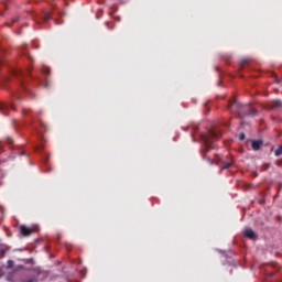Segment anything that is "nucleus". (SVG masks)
Returning a JSON list of instances; mask_svg holds the SVG:
<instances>
[{"label":"nucleus","instance_id":"4468645a","mask_svg":"<svg viewBox=\"0 0 282 282\" xmlns=\"http://www.w3.org/2000/svg\"><path fill=\"white\" fill-rule=\"evenodd\" d=\"M7 142H8V144H14V140H12V138H10V137L7 139Z\"/></svg>","mask_w":282,"mask_h":282},{"label":"nucleus","instance_id":"6ab92c4d","mask_svg":"<svg viewBox=\"0 0 282 282\" xmlns=\"http://www.w3.org/2000/svg\"><path fill=\"white\" fill-rule=\"evenodd\" d=\"M12 263H13L12 260H9V265H12Z\"/></svg>","mask_w":282,"mask_h":282},{"label":"nucleus","instance_id":"f3484780","mask_svg":"<svg viewBox=\"0 0 282 282\" xmlns=\"http://www.w3.org/2000/svg\"><path fill=\"white\" fill-rule=\"evenodd\" d=\"M26 74H32V69L29 68V69L26 70Z\"/></svg>","mask_w":282,"mask_h":282},{"label":"nucleus","instance_id":"20e7f679","mask_svg":"<svg viewBox=\"0 0 282 282\" xmlns=\"http://www.w3.org/2000/svg\"><path fill=\"white\" fill-rule=\"evenodd\" d=\"M281 107H282V102L279 99L273 100L267 105V109H269L270 111L274 109H281Z\"/></svg>","mask_w":282,"mask_h":282},{"label":"nucleus","instance_id":"dca6fc26","mask_svg":"<svg viewBox=\"0 0 282 282\" xmlns=\"http://www.w3.org/2000/svg\"><path fill=\"white\" fill-rule=\"evenodd\" d=\"M51 19L52 18L50 15H47V14L44 17V21H50Z\"/></svg>","mask_w":282,"mask_h":282},{"label":"nucleus","instance_id":"6e6552de","mask_svg":"<svg viewBox=\"0 0 282 282\" xmlns=\"http://www.w3.org/2000/svg\"><path fill=\"white\" fill-rule=\"evenodd\" d=\"M14 76H17L18 78H25V73L21 69L14 70Z\"/></svg>","mask_w":282,"mask_h":282},{"label":"nucleus","instance_id":"7ed1b4c3","mask_svg":"<svg viewBox=\"0 0 282 282\" xmlns=\"http://www.w3.org/2000/svg\"><path fill=\"white\" fill-rule=\"evenodd\" d=\"M10 111H14V106H10L6 102H0V113H2V116H8Z\"/></svg>","mask_w":282,"mask_h":282},{"label":"nucleus","instance_id":"f8f14e48","mask_svg":"<svg viewBox=\"0 0 282 282\" xmlns=\"http://www.w3.org/2000/svg\"><path fill=\"white\" fill-rule=\"evenodd\" d=\"M30 111H32L31 109H28V108H23L22 109V113L24 115V116H28V113H30Z\"/></svg>","mask_w":282,"mask_h":282},{"label":"nucleus","instance_id":"412c9836","mask_svg":"<svg viewBox=\"0 0 282 282\" xmlns=\"http://www.w3.org/2000/svg\"><path fill=\"white\" fill-rule=\"evenodd\" d=\"M3 63L1 59H0V64Z\"/></svg>","mask_w":282,"mask_h":282},{"label":"nucleus","instance_id":"ddd939ff","mask_svg":"<svg viewBox=\"0 0 282 282\" xmlns=\"http://www.w3.org/2000/svg\"><path fill=\"white\" fill-rule=\"evenodd\" d=\"M239 140H246V134L243 132L239 134Z\"/></svg>","mask_w":282,"mask_h":282},{"label":"nucleus","instance_id":"1a4fd4ad","mask_svg":"<svg viewBox=\"0 0 282 282\" xmlns=\"http://www.w3.org/2000/svg\"><path fill=\"white\" fill-rule=\"evenodd\" d=\"M42 74H46L47 76H50V74H51L50 67L43 66L42 67Z\"/></svg>","mask_w":282,"mask_h":282},{"label":"nucleus","instance_id":"f257e3e1","mask_svg":"<svg viewBox=\"0 0 282 282\" xmlns=\"http://www.w3.org/2000/svg\"><path fill=\"white\" fill-rule=\"evenodd\" d=\"M221 138V131L219 130H209L205 134H200V140L203 142V149H202V158L203 160H206L207 164H219V156L218 159H213L208 153L215 149V142Z\"/></svg>","mask_w":282,"mask_h":282},{"label":"nucleus","instance_id":"aec40b11","mask_svg":"<svg viewBox=\"0 0 282 282\" xmlns=\"http://www.w3.org/2000/svg\"><path fill=\"white\" fill-rule=\"evenodd\" d=\"M13 23H17V20H13Z\"/></svg>","mask_w":282,"mask_h":282},{"label":"nucleus","instance_id":"39448f33","mask_svg":"<svg viewBox=\"0 0 282 282\" xmlns=\"http://www.w3.org/2000/svg\"><path fill=\"white\" fill-rule=\"evenodd\" d=\"M20 232L22 235V237H30V235H32L34 232V228H29L25 225H22L20 227Z\"/></svg>","mask_w":282,"mask_h":282},{"label":"nucleus","instance_id":"9d476101","mask_svg":"<svg viewBox=\"0 0 282 282\" xmlns=\"http://www.w3.org/2000/svg\"><path fill=\"white\" fill-rule=\"evenodd\" d=\"M274 155L276 158H279V155H282V145H280L275 151H274Z\"/></svg>","mask_w":282,"mask_h":282},{"label":"nucleus","instance_id":"0eeeda50","mask_svg":"<svg viewBox=\"0 0 282 282\" xmlns=\"http://www.w3.org/2000/svg\"><path fill=\"white\" fill-rule=\"evenodd\" d=\"M243 235H245V237H247L248 239H257V235L254 234V230H252L251 228L245 229Z\"/></svg>","mask_w":282,"mask_h":282},{"label":"nucleus","instance_id":"f03ea898","mask_svg":"<svg viewBox=\"0 0 282 282\" xmlns=\"http://www.w3.org/2000/svg\"><path fill=\"white\" fill-rule=\"evenodd\" d=\"M229 110L232 113H237L239 118H246V116H257V110L250 105H241L235 99L230 100L228 104Z\"/></svg>","mask_w":282,"mask_h":282},{"label":"nucleus","instance_id":"423d86ee","mask_svg":"<svg viewBox=\"0 0 282 282\" xmlns=\"http://www.w3.org/2000/svg\"><path fill=\"white\" fill-rule=\"evenodd\" d=\"M263 147V140H252L251 141V149L252 151H259Z\"/></svg>","mask_w":282,"mask_h":282},{"label":"nucleus","instance_id":"9b49d317","mask_svg":"<svg viewBox=\"0 0 282 282\" xmlns=\"http://www.w3.org/2000/svg\"><path fill=\"white\" fill-rule=\"evenodd\" d=\"M6 252H8V248L3 247L0 249V257H6Z\"/></svg>","mask_w":282,"mask_h":282},{"label":"nucleus","instance_id":"a211bd4d","mask_svg":"<svg viewBox=\"0 0 282 282\" xmlns=\"http://www.w3.org/2000/svg\"><path fill=\"white\" fill-rule=\"evenodd\" d=\"M246 63H248V62H242V67H245V66H246Z\"/></svg>","mask_w":282,"mask_h":282},{"label":"nucleus","instance_id":"2eb2a0df","mask_svg":"<svg viewBox=\"0 0 282 282\" xmlns=\"http://www.w3.org/2000/svg\"><path fill=\"white\" fill-rule=\"evenodd\" d=\"M230 166H232V164L226 163L225 166H224V169H230Z\"/></svg>","mask_w":282,"mask_h":282}]
</instances>
